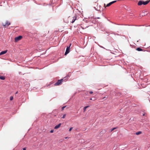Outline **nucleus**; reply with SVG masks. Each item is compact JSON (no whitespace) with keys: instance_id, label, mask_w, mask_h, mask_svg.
I'll list each match as a JSON object with an SVG mask.
<instances>
[{"instance_id":"13","label":"nucleus","mask_w":150,"mask_h":150,"mask_svg":"<svg viewBox=\"0 0 150 150\" xmlns=\"http://www.w3.org/2000/svg\"><path fill=\"white\" fill-rule=\"evenodd\" d=\"M141 133V132L140 131H139V132H137L136 133V134L137 135H138V134H140Z\"/></svg>"},{"instance_id":"3","label":"nucleus","mask_w":150,"mask_h":150,"mask_svg":"<svg viewBox=\"0 0 150 150\" xmlns=\"http://www.w3.org/2000/svg\"><path fill=\"white\" fill-rule=\"evenodd\" d=\"M63 80L64 79H62L60 80H59L57 82L55 83L54 85L55 86L59 85L61 84L62 82L63 81Z\"/></svg>"},{"instance_id":"19","label":"nucleus","mask_w":150,"mask_h":150,"mask_svg":"<svg viewBox=\"0 0 150 150\" xmlns=\"http://www.w3.org/2000/svg\"><path fill=\"white\" fill-rule=\"evenodd\" d=\"M54 132V130H51L50 131V132L51 133H52L53 132Z\"/></svg>"},{"instance_id":"23","label":"nucleus","mask_w":150,"mask_h":150,"mask_svg":"<svg viewBox=\"0 0 150 150\" xmlns=\"http://www.w3.org/2000/svg\"><path fill=\"white\" fill-rule=\"evenodd\" d=\"M90 100H93V101H94V100H93L92 98H91L90 99Z\"/></svg>"},{"instance_id":"25","label":"nucleus","mask_w":150,"mask_h":150,"mask_svg":"<svg viewBox=\"0 0 150 150\" xmlns=\"http://www.w3.org/2000/svg\"><path fill=\"white\" fill-rule=\"evenodd\" d=\"M143 116H144L145 115V114L144 113L143 114Z\"/></svg>"},{"instance_id":"2","label":"nucleus","mask_w":150,"mask_h":150,"mask_svg":"<svg viewBox=\"0 0 150 150\" xmlns=\"http://www.w3.org/2000/svg\"><path fill=\"white\" fill-rule=\"evenodd\" d=\"M71 45V44H70L68 46L67 48L65 53V55H66L69 53L70 52V47Z\"/></svg>"},{"instance_id":"26","label":"nucleus","mask_w":150,"mask_h":150,"mask_svg":"<svg viewBox=\"0 0 150 150\" xmlns=\"http://www.w3.org/2000/svg\"><path fill=\"white\" fill-rule=\"evenodd\" d=\"M105 98V97H104L103 98V99H104V98Z\"/></svg>"},{"instance_id":"21","label":"nucleus","mask_w":150,"mask_h":150,"mask_svg":"<svg viewBox=\"0 0 150 150\" xmlns=\"http://www.w3.org/2000/svg\"><path fill=\"white\" fill-rule=\"evenodd\" d=\"M115 128H113V129H112V130H111V131H112V130H114L115 129Z\"/></svg>"},{"instance_id":"6","label":"nucleus","mask_w":150,"mask_h":150,"mask_svg":"<svg viewBox=\"0 0 150 150\" xmlns=\"http://www.w3.org/2000/svg\"><path fill=\"white\" fill-rule=\"evenodd\" d=\"M116 1H112V2H110V3H109L107 5V6H110V5H111V4H113L115 2H116Z\"/></svg>"},{"instance_id":"15","label":"nucleus","mask_w":150,"mask_h":150,"mask_svg":"<svg viewBox=\"0 0 150 150\" xmlns=\"http://www.w3.org/2000/svg\"><path fill=\"white\" fill-rule=\"evenodd\" d=\"M13 96H11L10 97V100H13Z\"/></svg>"},{"instance_id":"18","label":"nucleus","mask_w":150,"mask_h":150,"mask_svg":"<svg viewBox=\"0 0 150 150\" xmlns=\"http://www.w3.org/2000/svg\"><path fill=\"white\" fill-rule=\"evenodd\" d=\"M73 128L72 127H71L69 129V131H70Z\"/></svg>"},{"instance_id":"11","label":"nucleus","mask_w":150,"mask_h":150,"mask_svg":"<svg viewBox=\"0 0 150 150\" xmlns=\"http://www.w3.org/2000/svg\"><path fill=\"white\" fill-rule=\"evenodd\" d=\"M89 106H86L84 108H83V112H85L86 110V109L87 108H88V107H89Z\"/></svg>"},{"instance_id":"22","label":"nucleus","mask_w":150,"mask_h":150,"mask_svg":"<svg viewBox=\"0 0 150 150\" xmlns=\"http://www.w3.org/2000/svg\"><path fill=\"white\" fill-rule=\"evenodd\" d=\"M23 150H26V148H23Z\"/></svg>"},{"instance_id":"24","label":"nucleus","mask_w":150,"mask_h":150,"mask_svg":"<svg viewBox=\"0 0 150 150\" xmlns=\"http://www.w3.org/2000/svg\"><path fill=\"white\" fill-rule=\"evenodd\" d=\"M18 92H17L15 94H17V93H18Z\"/></svg>"},{"instance_id":"4","label":"nucleus","mask_w":150,"mask_h":150,"mask_svg":"<svg viewBox=\"0 0 150 150\" xmlns=\"http://www.w3.org/2000/svg\"><path fill=\"white\" fill-rule=\"evenodd\" d=\"M22 37L21 36H19L18 37H16L15 38V42H17L20 40L22 38Z\"/></svg>"},{"instance_id":"10","label":"nucleus","mask_w":150,"mask_h":150,"mask_svg":"<svg viewBox=\"0 0 150 150\" xmlns=\"http://www.w3.org/2000/svg\"><path fill=\"white\" fill-rule=\"evenodd\" d=\"M136 50L139 51H142V49L140 47H138L136 49Z\"/></svg>"},{"instance_id":"28","label":"nucleus","mask_w":150,"mask_h":150,"mask_svg":"<svg viewBox=\"0 0 150 150\" xmlns=\"http://www.w3.org/2000/svg\"><path fill=\"white\" fill-rule=\"evenodd\" d=\"M99 18V17H98V18Z\"/></svg>"},{"instance_id":"9","label":"nucleus","mask_w":150,"mask_h":150,"mask_svg":"<svg viewBox=\"0 0 150 150\" xmlns=\"http://www.w3.org/2000/svg\"><path fill=\"white\" fill-rule=\"evenodd\" d=\"M7 50H5V51H3L1 52L0 53V55L3 54H5L7 52Z\"/></svg>"},{"instance_id":"1","label":"nucleus","mask_w":150,"mask_h":150,"mask_svg":"<svg viewBox=\"0 0 150 150\" xmlns=\"http://www.w3.org/2000/svg\"><path fill=\"white\" fill-rule=\"evenodd\" d=\"M150 1H140L138 3V5H141L142 4L145 5L148 4Z\"/></svg>"},{"instance_id":"5","label":"nucleus","mask_w":150,"mask_h":150,"mask_svg":"<svg viewBox=\"0 0 150 150\" xmlns=\"http://www.w3.org/2000/svg\"><path fill=\"white\" fill-rule=\"evenodd\" d=\"M3 26H6L7 25V26H8L10 24V23L8 22V21H6V22L5 23H3Z\"/></svg>"},{"instance_id":"16","label":"nucleus","mask_w":150,"mask_h":150,"mask_svg":"<svg viewBox=\"0 0 150 150\" xmlns=\"http://www.w3.org/2000/svg\"><path fill=\"white\" fill-rule=\"evenodd\" d=\"M66 114H64L63 115V117H62V118H65V116H66Z\"/></svg>"},{"instance_id":"14","label":"nucleus","mask_w":150,"mask_h":150,"mask_svg":"<svg viewBox=\"0 0 150 150\" xmlns=\"http://www.w3.org/2000/svg\"><path fill=\"white\" fill-rule=\"evenodd\" d=\"M140 15H142V16H144L145 15L144 14V12H143L142 13L140 14Z\"/></svg>"},{"instance_id":"8","label":"nucleus","mask_w":150,"mask_h":150,"mask_svg":"<svg viewBox=\"0 0 150 150\" xmlns=\"http://www.w3.org/2000/svg\"><path fill=\"white\" fill-rule=\"evenodd\" d=\"M76 17L75 16H74L73 17V18L72 20V21H71V22L72 23H73L74 22V21H75V20H76Z\"/></svg>"},{"instance_id":"12","label":"nucleus","mask_w":150,"mask_h":150,"mask_svg":"<svg viewBox=\"0 0 150 150\" xmlns=\"http://www.w3.org/2000/svg\"><path fill=\"white\" fill-rule=\"evenodd\" d=\"M5 79V78L4 76H0V79L1 80H4Z\"/></svg>"},{"instance_id":"20","label":"nucleus","mask_w":150,"mask_h":150,"mask_svg":"<svg viewBox=\"0 0 150 150\" xmlns=\"http://www.w3.org/2000/svg\"><path fill=\"white\" fill-rule=\"evenodd\" d=\"M93 93V92H92V91H90V92H89V93H90V94H91Z\"/></svg>"},{"instance_id":"17","label":"nucleus","mask_w":150,"mask_h":150,"mask_svg":"<svg viewBox=\"0 0 150 150\" xmlns=\"http://www.w3.org/2000/svg\"><path fill=\"white\" fill-rule=\"evenodd\" d=\"M66 106H63V107L62 108V110H63L64 109V108H65L66 107Z\"/></svg>"},{"instance_id":"27","label":"nucleus","mask_w":150,"mask_h":150,"mask_svg":"<svg viewBox=\"0 0 150 150\" xmlns=\"http://www.w3.org/2000/svg\"><path fill=\"white\" fill-rule=\"evenodd\" d=\"M67 138H68V137H66V138H65V139H67Z\"/></svg>"},{"instance_id":"7","label":"nucleus","mask_w":150,"mask_h":150,"mask_svg":"<svg viewBox=\"0 0 150 150\" xmlns=\"http://www.w3.org/2000/svg\"><path fill=\"white\" fill-rule=\"evenodd\" d=\"M61 125V123H59V124H58V125L55 126V127H54V129H57L58 128H59L60 127Z\"/></svg>"}]
</instances>
